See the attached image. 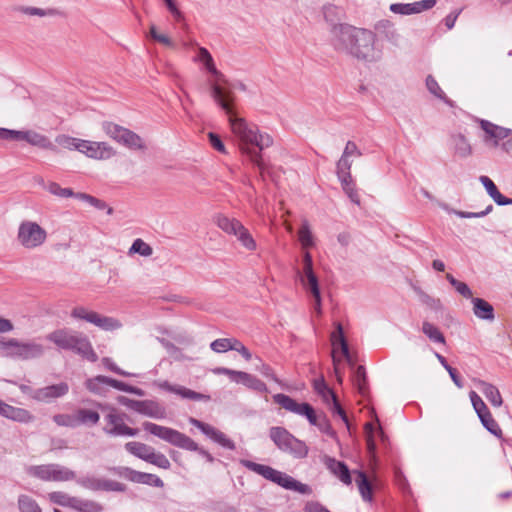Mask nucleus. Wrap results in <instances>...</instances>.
<instances>
[{
    "label": "nucleus",
    "mask_w": 512,
    "mask_h": 512,
    "mask_svg": "<svg viewBox=\"0 0 512 512\" xmlns=\"http://www.w3.org/2000/svg\"><path fill=\"white\" fill-rule=\"evenodd\" d=\"M73 509L79 512H102L103 507L96 501L76 497Z\"/></svg>",
    "instance_id": "39"
},
{
    "label": "nucleus",
    "mask_w": 512,
    "mask_h": 512,
    "mask_svg": "<svg viewBox=\"0 0 512 512\" xmlns=\"http://www.w3.org/2000/svg\"><path fill=\"white\" fill-rule=\"evenodd\" d=\"M102 363L103 365L110 371L116 373V374H119L121 376H125V377H129V376H132L131 373L129 372H126L122 369H120L110 358L108 357H104L102 359Z\"/></svg>",
    "instance_id": "63"
},
{
    "label": "nucleus",
    "mask_w": 512,
    "mask_h": 512,
    "mask_svg": "<svg viewBox=\"0 0 512 512\" xmlns=\"http://www.w3.org/2000/svg\"><path fill=\"white\" fill-rule=\"evenodd\" d=\"M300 281L306 290L319 287L318 279L313 272V265H303V273L300 275Z\"/></svg>",
    "instance_id": "38"
},
{
    "label": "nucleus",
    "mask_w": 512,
    "mask_h": 512,
    "mask_svg": "<svg viewBox=\"0 0 512 512\" xmlns=\"http://www.w3.org/2000/svg\"><path fill=\"white\" fill-rule=\"evenodd\" d=\"M383 27L387 28L385 32L386 40L392 43L394 46H398L400 41V34L398 31L389 21H385V23H383Z\"/></svg>",
    "instance_id": "60"
},
{
    "label": "nucleus",
    "mask_w": 512,
    "mask_h": 512,
    "mask_svg": "<svg viewBox=\"0 0 512 512\" xmlns=\"http://www.w3.org/2000/svg\"><path fill=\"white\" fill-rule=\"evenodd\" d=\"M333 35V44L339 51L367 62H376L382 57V48L376 44V35L370 30L341 24L334 27Z\"/></svg>",
    "instance_id": "2"
},
{
    "label": "nucleus",
    "mask_w": 512,
    "mask_h": 512,
    "mask_svg": "<svg viewBox=\"0 0 512 512\" xmlns=\"http://www.w3.org/2000/svg\"><path fill=\"white\" fill-rule=\"evenodd\" d=\"M21 141H25L28 144L51 151H56V146L51 142V140L34 130H22Z\"/></svg>",
    "instance_id": "20"
},
{
    "label": "nucleus",
    "mask_w": 512,
    "mask_h": 512,
    "mask_svg": "<svg viewBox=\"0 0 512 512\" xmlns=\"http://www.w3.org/2000/svg\"><path fill=\"white\" fill-rule=\"evenodd\" d=\"M76 427L80 425H96L100 420V415L97 411L80 408L74 412Z\"/></svg>",
    "instance_id": "32"
},
{
    "label": "nucleus",
    "mask_w": 512,
    "mask_h": 512,
    "mask_svg": "<svg viewBox=\"0 0 512 512\" xmlns=\"http://www.w3.org/2000/svg\"><path fill=\"white\" fill-rule=\"evenodd\" d=\"M77 483L83 488L91 491L123 492L126 489V486L120 482L90 476L79 478Z\"/></svg>",
    "instance_id": "14"
},
{
    "label": "nucleus",
    "mask_w": 512,
    "mask_h": 512,
    "mask_svg": "<svg viewBox=\"0 0 512 512\" xmlns=\"http://www.w3.org/2000/svg\"><path fill=\"white\" fill-rule=\"evenodd\" d=\"M119 474L132 482L154 485L156 487L163 486V481L154 474L138 472L130 468H123Z\"/></svg>",
    "instance_id": "19"
},
{
    "label": "nucleus",
    "mask_w": 512,
    "mask_h": 512,
    "mask_svg": "<svg viewBox=\"0 0 512 512\" xmlns=\"http://www.w3.org/2000/svg\"><path fill=\"white\" fill-rule=\"evenodd\" d=\"M422 332L432 341L439 344H445L443 333L434 324L424 321L422 324Z\"/></svg>",
    "instance_id": "40"
},
{
    "label": "nucleus",
    "mask_w": 512,
    "mask_h": 512,
    "mask_svg": "<svg viewBox=\"0 0 512 512\" xmlns=\"http://www.w3.org/2000/svg\"><path fill=\"white\" fill-rule=\"evenodd\" d=\"M236 338H219L214 340L210 347L216 353H224L234 349Z\"/></svg>",
    "instance_id": "49"
},
{
    "label": "nucleus",
    "mask_w": 512,
    "mask_h": 512,
    "mask_svg": "<svg viewBox=\"0 0 512 512\" xmlns=\"http://www.w3.org/2000/svg\"><path fill=\"white\" fill-rule=\"evenodd\" d=\"M273 400L285 410L306 417L309 423L318 427L321 432L329 436H334L335 432L326 417L324 415H317L310 404L298 403L290 396L282 393L275 394Z\"/></svg>",
    "instance_id": "5"
},
{
    "label": "nucleus",
    "mask_w": 512,
    "mask_h": 512,
    "mask_svg": "<svg viewBox=\"0 0 512 512\" xmlns=\"http://www.w3.org/2000/svg\"><path fill=\"white\" fill-rule=\"evenodd\" d=\"M240 463L248 470L261 475L265 479L272 481L287 490L297 491L302 494L309 492V487L306 484H303L288 474L278 471L268 465L258 464L245 459L240 460Z\"/></svg>",
    "instance_id": "6"
},
{
    "label": "nucleus",
    "mask_w": 512,
    "mask_h": 512,
    "mask_svg": "<svg viewBox=\"0 0 512 512\" xmlns=\"http://www.w3.org/2000/svg\"><path fill=\"white\" fill-rule=\"evenodd\" d=\"M48 238V233L44 227L32 220H23L20 222L16 240L18 244L26 250H36L42 247Z\"/></svg>",
    "instance_id": "9"
},
{
    "label": "nucleus",
    "mask_w": 512,
    "mask_h": 512,
    "mask_svg": "<svg viewBox=\"0 0 512 512\" xmlns=\"http://www.w3.org/2000/svg\"><path fill=\"white\" fill-rule=\"evenodd\" d=\"M473 312L477 318L483 320L494 319V308L493 306L481 298H472Z\"/></svg>",
    "instance_id": "29"
},
{
    "label": "nucleus",
    "mask_w": 512,
    "mask_h": 512,
    "mask_svg": "<svg viewBox=\"0 0 512 512\" xmlns=\"http://www.w3.org/2000/svg\"><path fill=\"white\" fill-rule=\"evenodd\" d=\"M469 397H470L472 406H473L475 412L477 413L478 417L480 415L484 414L485 412L489 411V409L487 408L484 401L481 399V397L475 391H471L469 393Z\"/></svg>",
    "instance_id": "56"
},
{
    "label": "nucleus",
    "mask_w": 512,
    "mask_h": 512,
    "mask_svg": "<svg viewBox=\"0 0 512 512\" xmlns=\"http://www.w3.org/2000/svg\"><path fill=\"white\" fill-rule=\"evenodd\" d=\"M451 141L454 152L459 157L465 158L471 154V146L462 134L453 135L451 137Z\"/></svg>",
    "instance_id": "33"
},
{
    "label": "nucleus",
    "mask_w": 512,
    "mask_h": 512,
    "mask_svg": "<svg viewBox=\"0 0 512 512\" xmlns=\"http://www.w3.org/2000/svg\"><path fill=\"white\" fill-rule=\"evenodd\" d=\"M85 387L95 395L105 396L108 392V387H110L109 377L98 375L89 378L85 381Z\"/></svg>",
    "instance_id": "27"
},
{
    "label": "nucleus",
    "mask_w": 512,
    "mask_h": 512,
    "mask_svg": "<svg viewBox=\"0 0 512 512\" xmlns=\"http://www.w3.org/2000/svg\"><path fill=\"white\" fill-rule=\"evenodd\" d=\"M298 238L303 249L313 247L315 244L309 222L306 219L302 221V225L298 231Z\"/></svg>",
    "instance_id": "37"
},
{
    "label": "nucleus",
    "mask_w": 512,
    "mask_h": 512,
    "mask_svg": "<svg viewBox=\"0 0 512 512\" xmlns=\"http://www.w3.org/2000/svg\"><path fill=\"white\" fill-rule=\"evenodd\" d=\"M30 473L42 480L51 481V464L32 467Z\"/></svg>",
    "instance_id": "58"
},
{
    "label": "nucleus",
    "mask_w": 512,
    "mask_h": 512,
    "mask_svg": "<svg viewBox=\"0 0 512 512\" xmlns=\"http://www.w3.org/2000/svg\"><path fill=\"white\" fill-rule=\"evenodd\" d=\"M281 451L289 453L295 458H305L308 454V447L303 441L291 435V440L286 442Z\"/></svg>",
    "instance_id": "30"
},
{
    "label": "nucleus",
    "mask_w": 512,
    "mask_h": 512,
    "mask_svg": "<svg viewBox=\"0 0 512 512\" xmlns=\"http://www.w3.org/2000/svg\"><path fill=\"white\" fill-rule=\"evenodd\" d=\"M94 405L106 411L104 416L103 432L110 437H135L139 433V429L132 428L125 423V415L120 413L115 407L94 402Z\"/></svg>",
    "instance_id": "7"
},
{
    "label": "nucleus",
    "mask_w": 512,
    "mask_h": 512,
    "mask_svg": "<svg viewBox=\"0 0 512 512\" xmlns=\"http://www.w3.org/2000/svg\"><path fill=\"white\" fill-rule=\"evenodd\" d=\"M0 416L20 423H29L34 417L26 409L14 407L0 399Z\"/></svg>",
    "instance_id": "18"
},
{
    "label": "nucleus",
    "mask_w": 512,
    "mask_h": 512,
    "mask_svg": "<svg viewBox=\"0 0 512 512\" xmlns=\"http://www.w3.org/2000/svg\"><path fill=\"white\" fill-rule=\"evenodd\" d=\"M355 481L363 500L368 502L372 501V486L366 474L362 471H358Z\"/></svg>",
    "instance_id": "35"
},
{
    "label": "nucleus",
    "mask_w": 512,
    "mask_h": 512,
    "mask_svg": "<svg viewBox=\"0 0 512 512\" xmlns=\"http://www.w3.org/2000/svg\"><path fill=\"white\" fill-rule=\"evenodd\" d=\"M479 180L496 204L500 206L512 204V199L504 197L488 176H480Z\"/></svg>",
    "instance_id": "26"
},
{
    "label": "nucleus",
    "mask_w": 512,
    "mask_h": 512,
    "mask_svg": "<svg viewBox=\"0 0 512 512\" xmlns=\"http://www.w3.org/2000/svg\"><path fill=\"white\" fill-rule=\"evenodd\" d=\"M125 449L130 454L162 469H169L171 464L168 458L145 443L131 441L125 444Z\"/></svg>",
    "instance_id": "12"
},
{
    "label": "nucleus",
    "mask_w": 512,
    "mask_h": 512,
    "mask_svg": "<svg viewBox=\"0 0 512 512\" xmlns=\"http://www.w3.org/2000/svg\"><path fill=\"white\" fill-rule=\"evenodd\" d=\"M20 512H42L37 502L27 495H20L18 498Z\"/></svg>",
    "instance_id": "50"
},
{
    "label": "nucleus",
    "mask_w": 512,
    "mask_h": 512,
    "mask_svg": "<svg viewBox=\"0 0 512 512\" xmlns=\"http://www.w3.org/2000/svg\"><path fill=\"white\" fill-rule=\"evenodd\" d=\"M435 4L436 0H421L413 3H394L390 5V11L401 15L419 14L433 8Z\"/></svg>",
    "instance_id": "17"
},
{
    "label": "nucleus",
    "mask_w": 512,
    "mask_h": 512,
    "mask_svg": "<svg viewBox=\"0 0 512 512\" xmlns=\"http://www.w3.org/2000/svg\"><path fill=\"white\" fill-rule=\"evenodd\" d=\"M94 325L105 331H114L122 327V324L118 319L103 316L99 313L97 314Z\"/></svg>",
    "instance_id": "41"
},
{
    "label": "nucleus",
    "mask_w": 512,
    "mask_h": 512,
    "mask_svg": "<svg viewBox=\"0 0 512 512\" xmlns=\"http://www.w3.org/2000/svg\"><path fill=\"white\" fill-rule=\"evenodd\" d=\"M46 339L54 343L58 348L71 350L90 362L98 360V356L89 339L69 329L61 328L54 330L46 336Z\"/></svg>",
    "instance_id": "3"
},
{
    "label": "nucleus",
    "mask_w": 512,
    "mask_h": 512,
    "mask_svg": "<svg viewBox=\"0 0 512 512\" xmlns=\"http://www.w3.org/2000/svg\"><path fill=\"white\" fill-rule=\"evenodd\" d=\"M325 465L327 469L344 484H351V474L344 462L338 461L331 457H327L325 459Z\"/></svg>",
    "instance_id": "22"
},
{
    "label": "nucleus",
    "mask_w": 512,
    "mask_h": 512,
    "mask_svg": "<svg viewBox=\"0 0 512 512\" xmlns=\"http://www.w3.org/2000/svg\"><path fill=\"white\" fill-rule=\"evenodd\" d=\"M479 419L482 423V425L493 435L497 437L502 436V430L499 427L498 423L493 418L490 411L485 412L484 414L479 416Z\"/></svg>",
    "instance_id": "46"
},
{
    "label": "nucleus",
    "mask_w": 512,
    "mask_h": 512,
    "mask_svg": "<svg viewBox=\"0 0 512 512\" xmlns=\"http://www.w3.org/2000/svg\"><path fill=\"white\" fill-rule=\"evenodd\" d=\"M216 224L223 232L235 236L247 251L252 252L257 249V243L252 234L239 220L218 215L216 217Z\"/></svg>",
    "instance_id": "10"
},
{
    "label": "nucleus",
    "mask_w": 512,
    "mask_h": 512,
    "mask_svg": "<svg viewBox=\"0 0 512 512\" xmlns=\"http://www.w3.org/2000/svg\"><path fill=\"white\" fill-rule=\"evenodd\" d=\"M153 386L158 387L162 390H166L168 392L174 393L180 396L183 399H189L193 401H209L210 396L207 394H202L191 389H188L181 385H173L168 381H160L156 380L153 382Z\"/></svg>",
    "instance_id": "16"
},
{
    "label": "nucleus",
    "mask_w": 512,
    "mask_h": 512,
    "mask_svg": "<svg viewBox=\"0 0 512 512\" xmlns=\"http://www.w3.org/2000/svg\"><path fill=\"white\" fill-rule=\"evenodd\" d=\"M0 349L4 356L23 361L40 358L45 352L44 346L40 343L23 342L14 338L0 340Z\"/></svg>",
    "instance_id": "8"
},
{
    "label": "nucleus",
    "mask_w": 512,
    "mask_h": 512,
    "mask_svg": "<svg viewBox=\"0 0 512 512\" xmlns=\"http://www.w3.org/2000/svg\"><path fill=\"white\" fill-rule=\"evenodd\" d=\"M212 98L228 115L231 130L239 140L241 152L249 157L262 174L265 164L261 154L250 148L249 145L264 150L273 144L272 137L269 134L259 133L255 125H250L243 118L237 117L233 109L234 94L232 91H225L218 84H213Z\"/></svg>",
    "instance_id": "1"
},
{
    "label": "nucleus",
    "mask_w": 512,
    "mask_h": 512,
    "mask_svg": "<svg viewBox=\"0 0 512 512\" xmlns=\"http://www.w3.org/2000/svg\"><path fill=\"white\" fill-rule=\"evenodd\" d=\"M74 471L59 464H51V481H69L75 479Z\"/></svg>",
    "instance_id": "36"
},
{
    "label": "nucleus",
    "mask_w": 512,
    "mask_h": 512,
    "mask_svg": "<svg viewBox=\"0 0 512 512\" xmlns=\"http://www.w3.org/2000/svg\"><path fill=\"white\" fill-rule=\"evenodd\" d=\"M474 382L493 406L500 407L503 404L501 394L496 386L483 380H475Z\"/></svg>",
    "instance_id": "25"
},
{
    "label": "nucleus",
    "mask_w": 512,
    "mask_h": 512,
    "mask_svg": "<svg viewBox=\"0 0 512 512\" xmlns=\"http://www.w3.org/2000/svg\"><path fill=\"white\" fill-rule=\"evenodd\" d=\"M128 254H139L143 257H150L153 254V248L144 240L137 238L129 248Z\"/></svg>",
    "instance_id": "45"
},
{
    "label": "nucleus",
    "mask_w": 512,
    "mask_h": 512,
    "mask_svg": "<svg viewBox=\"0 0 512 512\" xmlns=\"http://www.w3.org/2000/svg\"><path fill=\"white\" fill-rule=\"evenodd\" d=\"M69 387L66 383L61 382L50 385L35 391L34 398L39 401H46L51 398H58L68 393Z\"/></svg>",
    "instance_id": "23"
},
{
    "label": "nucleus",
    "mask_w": 512,
    "mask_h": 512,
    "mask_svg": "<svg viewBox=\"0 0 512 512\" xmlns=\"http://www.w3.org/2000/svg\"><path fill=\"white\" fill-rule=\"evenodd\" d=\"M208 137H209V141H210L211 146L215 150L219 151L220 153H226L225 146H224L222 140L220 139V137L217 134H215L213 132H210L208 134Z\"/></svg>",
    "instance_id": "64"
},
{
    "label": "nucleus",
    "mask_w": 512,
    "mask_h": 512,
    "mask_svg": "<svg viewBox=\"0 0 512 512\" xmlns=\"http://www.w3.org/2000/svg\"><path fill=\"white\" fill-rule=\"evenodd\" d=\"M281 451L289 453L295 458H305L308 454V447L303 441L291 435V440L286 442Z\"/></svg>",
    "instance_id": "31"
},
{
    "label": "nucleus",
    "mask_w": 512,
    "mask_h": 512,
    "mask_svg": "<svg viewBox=\"0 0 512 512\" xmlns=\"http://www.w3.org/2000/svg\"><path fill=\"white\" fill-rule=\"evenodd\" d=\"M340 339H345L344 333H343V328L340 323H336L335 331L332 332V334H331V343L333 346L332 358H333L334 370H335V374L337 376V380L339 383L342 382V375L340 374L339 369H338V363L340 360L337 358L336 353L338 351Z\"/></svg>",
    "instance_id": "28"
},
{
    "label": "nucleus",
    "mask_w": 512,
    "mask_h": 512,
    "mask_svg": "<svg viewBox=\"0 0 512 512\" xmlns=\"http://www.w3.org/2000/svg\"><path fill=\"white\" fill-rule=\"evenodd\" d=\"M136 412L154 419H163L166 417L165 408L154 400H139Z\"/></svg>",
    "instance_id": "21"
},
{
    "label": "nucleus",
    "mask_w": 512,
    "mask_h": 512,
    "mask_svg": "<svg viewBox=\"0 0 512 512\" xmlns=\"http://www.w3.org/2000/svg\"><path fill=\"white\" fill-rule=\"evenodd\" d=\"M189 423L196 428L200 429L202 433H204L207 437H209L214 442L218 443L224 448L234 450L235 444L229 439L223 432L211 426L210 424L204 423L198 419L190 418Z\"/></svg>",
    "instance_id": "15"
},
{
    "label": "nucleus",
    "mask_w": 512,
    "mask_h": 512,
    "mask_svg": "<svg viewBox=\"0 0 512 512\" xmlns=\"http://www.w3.org/2000/svg\"><path fill=\"white\" fill-rule=\"evenodd\" d=\"M80 153L96 160H106L113 157L116 151L106 142L83 140Z\"/></svg>",
    "instance_id": "13"
},
{
    "label": "nucleus",
    "mask_w": 512,
    "mask_h": 512,
    "mask_svg": "<svg viewBox=\"0 0 512 512\" xmlns=\"http://www.w3.org/2000/svg\"><path fill=\"white\" fill-rule=\"evenodd\" d=\"M414 290H415L419 300L423 304L428 306L430 309L435 310V311H439L442 309V303H441L440 299L430 296L429 294H427L420 288H415Z\"/></svg>",
    "instance_id": "48"
},
{
    "label": "nucleus",
    "mask_w": 512,
    "mask_h": 512,
    "mask_svg": "<svg viewBox=\"0 0 512 512\" xmlns=\"http://www.w3.org/2000/svg\"><path fill=\"white\" fill-rule=\"evenodd\" d=\"M143 429L174 446L188 451H197L200 455L206 458L208 462L212 463L214 461V457L208 451L200 448L193 439L175 429L152 422H144Z\"/></svg>",
    "instance_id": "4"
},
{
    "label": "nucleus",
    "mask_w": 512,
    "mask_h": 512,
    "mask_svg": "<svg viewBox=\"0 0 512 512\" xmlns=\"http://www.w3.org/2000/svg\"><path fill=\"white\" fill-rule=\"evenodd\" d=\"M53 421L59 426L76 427L75 415L73 414H57L53 417Z\"/></svg>",
    "instance_id": "59"
},
{
    "label": "nucleus",
    "mask_w": 512,
    "mask_h": 512,
    "mask_svg": "<svg viewBox=\"0 0 512 512\" xmlns=\"http://www.w3.org/2000/svg\"><path fill=\"white\" fill-rule=\"evenodd\" d=\"M56 142L65 149L77 150L80 152L83 139L60 135L56 138Z\"/></svg>",
    "instance_id": "52"
},
{
    "label": "nucleus",
    "mask_w": 512,
    "mask_h": 512,
    "mask_svg": "<svg viewBox=\"0 0 512 512\" xmlns=\"http://www.w3.org/2000/svg\"><path fill=\"white\" fill-rule=\"evenodd\" d=\"M480 126L486 134L485 141H487L488 139H493L494 146H497L499 140L508 137L510 133L509 129L497 126L487 120H480Z\"/></svg>",
    "instance_id": "24"
},
{
    "label": "nucleus",
    "mask_w": 512,
    "mask_h": 512,
    "mask_svg": "<svg viewBox=\"0 0 512 512\" xmlns=\"http://www.w3.org/2000/svg\"><path fill=\"white\" fill-rule=\"evenodd\" d=\"M43 183L44 189H46L49 193L52 195H55L60 198H69L73 197L76 194L73 192L70 188H62L58 183L56 182H49L45 184L43 180L41 181Z\"/></svg>",
    "instance_id": "47"
},
{
    "label": "nucleus",
    "mask_w": 512,
    "mask_h": 512,
    "mask_svg": "<svg viewBox=\"0 0 512 512\" xmlns=\"http://www.w3.org/2000/svg\"><path fill=\"white\" fill-rule=\"evenodd\" d=\"M48 497L52 503H55V504H58L61 506H65V507H70V508H73L75 498H76V497H71L68 494H66L64 492H60V491L52 492L48 495Z\"/></svg>",
    "instance_id": "51"
},
{
    "label": "nucleus",
    "mask_w": 512,
    "mask_h": 512,
    "mask_svg": "<svg viewBox=\"0 0 512 512\" xmlns=\"http://www.w3.org/2000/svg\"><path fill=\"white\" fill-rule=\"evenodd\" d=\"M194 61L202 63L204 68L209 73H216V66H215L214 60L212 58V55L206 48L200 47L198 49V54L194 58Z\"/></svg>",
    "instance_id": "42"
},
{
    "label": "nucleus",
    "mask_w": 512,
    "mask_h": 512,
    "mask_svg": "<svg viewBox=\"0 0 512 512\" xmlns=\"http://www.w3.org/2000/svg\"><path fill=\"white\" fill-rule=\"evenodd\" d=\"M97 312L89 310L83 306H76L71 310V317L77 320H83L94 325Z\"/></svg>",
    "instance_id": "43"
},
{
    "label": "nucleus",
    "mask_w": 512,
    "mask_h": 512,
    "mask_svg": "<svg viewBox=\"0 0 512 512\" xmlns=\"http://www.w3.org/2000/svg\"><path fill=\"white\" fill-rule=\"evenodd\" d=\"M22 130L0 128V139L8 141H21Z\"/></svg>",
    "instance_id": "61"
},
{
    "label": "nucleus",
    "mask_w": 512,
    "mask_h": 512,
    "mask_svg": "<svg viewBox=\"0 0 512 512\" xmlns=\"http://www.w3.org/2000/svg\"><path fill=\"white\" fill-rule=\"evenodd\" d=\"M103 131L114 141L132 149L144 150L146 145L143 139L135 132L112 122H104L102 124Z\"/></svg>",
    "instance_id": "11"
},
{
    "label": "nucleus",
    "mask_w": 512,
    "mask_h": 512,
    "mask_svg": "<svg viewBox=\"0 0 512 512\" xmlns=\"http://www.w3.org/2000/svg\"><path fill=\"white\" fill-rule=\"evenodd\" d=\"M492 210L493 206L488 205L487 208L481 212L456 211L455 214L460 218H481L489 214Z\"/></svg>",
    "instance_id": "62"
},
{
    "label": "nucleus",
    "mask_w": 512,
    "mask_h": 512,
    "mask_svg": "<svg viewBox=\"0 0 512 512\" xmlns=\"http://www.w3.org/2000/svg\"><path fill=\"white\" fill-rule=\"evenodd\" d=\"M244 386L260 393L268 392L266 384L251 374L248 375L247 381L245 382Z\"/></svg>",
    "instance_id": "57"
},
{
    "label": "nucleus",
    "mask_w": 512,
    "mask_h": 512,
    "mask_svg": "<svg viewBox=\"0 0 512 512\" xmlns=\"http://www.w3.org/2000/svg\"><path fill=\"white\" fill-rule=\"evenodd\" d=\"M291 435L288 430L279 426L272 427L269 431L270 439L280 450H282L288 440H291Z\"/></svg>",
    "instance_id": "34"
},
{
    "label": "nucleus",
    "mask_w": 512,
    "mask_h": 512,
    "mask_svg": "<svg viewBox=\"0 0 512 512\" xmlns=\"http://www.w3.org/2000/svg\"><path fill=\"white\" fill-rule=\"evenodd\" d=\"M426 87L429 90V92L433 94L435 97L443 100L446 103H449V100L447 99L445 93L442 91L438 82L435 80L433 76L429 75L426 78Z\"/></svg>",
    "instance_id": "55"
},
{
    "label": "nucleus",
    "mask_w": 512,
    "mask_h": 512,
    "mask_svg": "<svg viewBox=\"0 0 512 512\" xmlns=\"http://www.w3.org/2000/svg\"><path fill=\"white\" fill-rule=\"evenodd\" d=\"M353 384L357 388L358 392L361 395H365L367 393V379H366V371L363 366H358L353 374Z\"/></svg>",
    "instance_id": "44"
},
{
    "label": "nucleus",
    "mask_w": 512,
    "mask_h": 512,
    "mask_svg": "<svg viewBox=\"0 0 512 512\" xmlns=\"http://www.w3.org/2000/svg\"><path fill=\"white\" fill-rule=\"evenodd\" d=\"M75 197L89 203L90 205L94 206L95 208L99 209V210H104V209H107V214L108 215H111L113 213V208L112 207H108L107 204L96 198V197H93L89 194H85V193H77L75 195Z\"/></svg>",
    "instance_id": "53"
},
{
    "label": "nucleus",
    "mask_w": 512,
    "mask_h": 512,
    "mask_svg": "<svg viewBox=\"0 0 512 512\" xmlns=\"http://www.w3.org/2000/svg\"><path fill=\"white\" fill-rule=\"evenodd\" d=\"M314 388L328 405L330 401L336 397L335 393L325 384L324 380L315 381Z\"/></svg>",
    "instance_id": "54"
}]
</instances>
